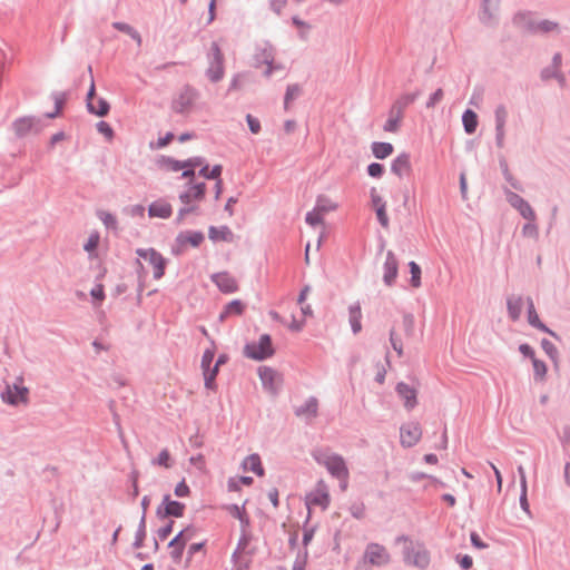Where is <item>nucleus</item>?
<instances>
[{
  "mask_svg": "<svg viewBox=\"0 0 570 570\" xmlns=\"http://www.w3.org/2000/svg\"><path fill=\"white\" fill-rule=\"evenodd\" d=\"M558 30V23L550 20L537 21L533 32H551Z\"/></svg>",
  "mask_w": 570,
  "mask_h": 570,
  "instance_id": "42",
  "label": "nucleus"
},
{
  "mask_svg": "<svg viewBox=\"0 0 570 570\" xmlns=\"http://www.w3.org/2000/svg\"><path fill=\"white\" fill-rule=\"evenodd\" d=\"M362 308L360 303H354L348 307V322L351 324L354 334H357L362 330Z\"/></svg>",
  "mask_w": 570,
  "mask_h": 570,
  "instance_id": "26",
  "label": "nucleus"
},
{
  "mask_svg": "<svg viewBox=\"0 0 570 570\" xmlns=\"http://www.w3.org/2000/svg\"><path fill=\"white\" fill-rule=\"evenodd\" d=\"M203 159L199 157L189 158L185 161H179L170 157H161L158 160L159 168L165 171H183L184 178H191L195 176V169L203 166Z\"/></svg>",
  "mask_w": 570,
  "mask_h": 570,
  "instance_id": "6",
  "label": "nucleus"
},
{
  "mask_svg": "<svg viewBox=\"0 0 570 570\" xmlns=\"http://www.w3.org/2000/svg\"><path fill=\"white\" fill-rule=\"evenodd\" d=\"M330 501L328 488L324 481H318L315 488L309 491L305 498V503L308 510L315 507L326 510Z\"/></svg>",
  "mask_w": 570,
  "mask_h": 570,
  "instance_id": "10",
  "label": "nucleus"
},
{
  "mask_svg": "<svg viewBox=\"0 0 570 570\" xmlns=\"http://www.w3.org/2000/svg\"><path fill=\"white\" fill-rule=\"evenodd\" d=\"M90 295L92 296V298L97 299L98 302H102L105 299L104 286L101 284L96 285L91 289Z\"/></svg>",
  "mask_w": 570,
  "mask_h": 570,
  "instance_id": "58",
  "label": "nucleus"
},
{
  "mask_svg": "<svg viewBox=\"0 0 570 570\" xmlns=\"http://www.w3.org/2000/svg\"><path fill=\"white\" fill-rule=\"evenodd\" d=\"M375 212L380 224L384 228L389 227V216L386 214V206H380L379 208H375Z\"/></svg>",
  "mask_w": 570,
  "mask_h": 570,
  "instance_id": "50",
  "label": "nucleus"
},
{
  "mask_svg": "<svg viewBox=\"0 0 570 570\" xmlns=\"http://www.w3.org/2000/svg\"><path fill=\"white\" fill-rule=\"evenodd\" d=\"M409 267L411 273V285L414 288H419L421 286V267L415 262H410Z\"/></svg>",
  "mask_w": 570,
  "mask_h": 570,
  "instance_id": "40",
  "label": "nucleus"
},
{
  "mask_svg": "<svg viewBox=\"0 0 570 570\" xmlns=\"http://www.w3.org/2000/svg\"><path fill=\"white\" fill-rule=\"evenodd\" d=\"M229 234V232L224 228V229H217L215 227H212L209 229V237L214 240H217V239H225L226 236Z\"/></svg>",
  "mask_w": 570,
  "mask_h": 570,
  "instance_id": "54",
  "label": "nucleus"
},
{
  "mask_svg": "<svg viewBox=\"0 0 570 570\" xmlns=\"http://www.w3.org/2000/svg\"><path fill=\"white\" fill-rule=\"evenodd\" d=\"M244 354L246 357L256 361L271 357L274 354L271 336L268 334H264L257 342L248 343L244 347Z\"/></svg>",
  "mask_w": 570,
  "mask_h": 570,
  "instance_id": "9",
  "label": "nucleus"
},
{
  "mask_svg": "<svg viewBox=\"0 0 570 570\" xmlns=\"http://www.w3.org/2000/svg\"><path fill=\"white\" fill-rule=\"evenodd\" d=\"M213 282L225 294L235 293L238 289L237 281L229 273L222 272L212 276Z\"/></svg>",
  "mask_w": 570,
  "mask_h": 570,
  "instance_id": "19",
  "label": "nucleus"
},
{
  "mask_svg": "<svg viewBox=\"0 0 570 570\" xmlns=\"http://www.w3.org/2000/svg\"><path fill=\"white\" fill-rule=\"evenodd\" d=\"M464 129L468 134H473L478 126V117L475 112L468 109L462 117Z\"/></svg>",
  "mask_w": 570,
  "mask_h": 570,
  "instance_id": "37",
  "label": "nucleus"
},
{
  "mask_svg": "<svg viewBox=\"0 0 570 570\" xmlns=\"http://www.w3.org/2000/svg\"><path fill=\"white\" fill-rule=\"evenodd\" d=\"M399 395L404 401V406L412 410L416 405V391L405 383H399L396 386Z\"/></svg>",
  "mask_w": 570,
  "mask_h": 570,
  "instance_id": "22",
  "label": "nucleus"
},
{
  "mask_svg": "<svg viewBox=\"0 0 570 570\" xmlns=\"http://www.w3.org/2000/svg\"><path fill=\"white\" fill-rule=\"evenodd\" d=\"M248 528L249 527H242V537L234 553L235 557H240L243 553H245L252 541V535L248 532Z\"/></svg>",
  "mask_w": 570,
  "mask_h": 570,
  "instance_id": "36",
  "label": "nucleus"
},
{
  "mask_svg": "<svg viewBox=\"0 0 570 570\" xmlns=\"http://www.w3.org/2000/svg\"><path fill=\"white\" fill-rule=\"evenodd\" d=\"M507 200L527 220H535V214L531 206L519 195L514 193L507 194Z\"/></svg>",
  "mask_w": 570,
  "mask_h": 570,
  "instance_id": "18",
  "label": "nucleus"
},
{
  "mask_svg": "<svg viewBox=\"0 0 570 570\" xmlns=\"http://www.w3.org/2000/svg\"><path fill=\"white\" fill-rule=\"evenodd\" d=\"M337 207V203L332 197L326 195L317 196L315 208L322 214L335 212Z\"/></svg>",
  "mask_w": 570,
  "mask_h": 570,
  "instance_id": "28",
  "label": "nucleus"
},
{
  "mask_svg": "<svg viewBox=\"0 0 570 570\" xmlns=\"http://www.w3.org/2000/svg\"><path fill=\"white\" fill-rule=\"evenodd\" d=\"M508 308L512 318H519L522 316V309H525L528 322L533 326L543 332H547L554 336V333L550 331L540 320L535 312L533 302L530 298L513 297L508 301Z\"/></svg>",
  "mask_w": 570,
  "mask_h": 570,
  "instance_id": "1",
  "label": "nucleus"
},
{
  "mask_svg": "<svg viewBox=\"0 0 570 570\" xmlns=\"http://www.w3.org/2000/svg\"><path fill=\"white\" fill-rule=\"evenodd\" d=\"M541 345H542V348L544 350V352L552 358L554 360L558 355V351H557V347L553 345V343H551L550 341L548 340H542L541 342Z\"/></svg>",
  "mask_w": 570,
  "mask_h": 570,
  "instance_id": "51",
  "label": "nucleus"
},
{
  "mask_svg": "<svg viewBox=\"0 0 570 570\" xmlns=\"http://www.w3.org/2000/svg\"><path fill=\"white\" fill-rule=\"evenodd\" d=\"M443 99V90L440 88L434 94H432L426 102L428 108H433L436 104H439Z\"/></svg>",
  "mask_w": 570,
  "mask_h": 570,
  "instance_id": "53",
  "label": "nucleus"
},
{
  "mask_svg": "<svg viewBox=\"0 0 570 570\" xmlns=\"http://www.w3.org/2000/svg\"><path fill=\"white\" fill-rule=\"evenodd\" d=\"M112 27L121 32L130 36L138 45L141 43V37L137 30H135L131 26L124 22H114Z\"/></svg>",
  "mask_w": 570,
  "mask_h": 570,
  "instance_id": "38",
  "label": "nucleus"
},
{
  "mask_svg": "<svg viewBox=\"0 0 570 570\" xmlns=\"http://www.w3.org/2000/svg\"><path fill=\"white\" fill-rule=\"evenodd\" d=\"M391 169L399 177L407 175L411 171L410 156L407 154L399 155L393 160Z\"/></svg>",
  "mask_w": 570,
  "mask_h": 570,
  "instance_id": "24",
  "label": "nucleus"
},
{
  "mask_svg": "<svg viewBox=\"0 0 570 570\" xmlns=\"http://www.w3.org/2000/svg\"><path fill=\"white\" fill-rule=\"evenodd\" d=\"M522 234L525 237L537 238V236H538V227L534 224V220H528V223L522 228Z\"/></svg>",
  "mask_w": 570,
  "mask_h": 570,
  "instance_id": "46",
  "label": "nucleus"
},
{
  "mask_svg": "<svg viewBox=\"0 0 570 570\" xmlns=\"http://www.w3.org/2000/svg\"><path fill=\"white\" fill-rule=\"evenodd\" d=\"M245 307L246 305L239 299L229 302L219 314V321L225 322L228 317L240 316L244 313Z\"/></svg>",
  "mask_w": 570,
  "mask_h": 570,
  "instance_id": "23",
  "label": "nucleus"
},
{
  "mask_svg": "<svg viewBox=\"0 0 570 570\" xmlns=\"http://www.w3.org/2000/svg\"><path fill=\"white\" fill-rule=\"evenodd\" d=\"M171 531H173V522H170L168 525L159 529L158 537L161 540H166L168 538V535L171 533Z\"/></svg>",
  "mask_w": 570,
  "mask_h": 570,
  "instance_id": "64",
  "label": "nucleus"
},
{
  "mask_svg": "<svg viewBox=\"0 0 570 570\" xmlns=\"http://www.w3.org/2000/svg\"><path fill=\"white\" fill-rule=\"evenodd\" d=\"M299 94V87L296 85L289 86L285 95V106Z\"/></svg>",
  "mask_w": 570,
  "mask_h": 570,
  "instance_id": "56",
  "label": "nucleus"
},
{
  "mask_svg": "<svg viewBox=\"0 0 570 570\" xmlns=\"http://www.w3.org/2000/svg\"><path fill=\"white\" fill-rule=\"evenodd\" d=\"M399 269V262L392 252L386 254V259L383 266V281L387 286H391L396 276Z\"/></svg>",
  "mask_w": 570,
  "mask_h": 570,
  "instance_id": "20",
  "label": "nucleus"
},
{
  "mask_svg": "<svg viewBox=\"0 0 570 570\" xmlns=\"http://www.w3.org/2000/svg\"><path fill=\"white\" fill-rule=\"evenodd\" d=\"M169 548L171 549L170 550V554H171V558L175 560V561H180L181 559V556H183V551H184V547H181V544H175V541L171 540L169 542Z\"/></svg>",
  "mask_w": 570,
  "mask_h": 570,
  "instance_id": "49",
  "label": "nucleus"
},
{
  "mask_svg": "<svg viewBox=\"0 0 570 570\" xmlns=\"http://www.w3.org/2000/svg\"><path fill=\"white\" fill-rule=\"evenodd\" d=\"M165 512L167 515L181 517L185 510V505L177 501H171L169 498H165Z\"/></svg>",
  "mask_w": 570,
  "mask_h": 570,
  "instance_id": "35",
  "label": "nucleus"
},
{
  "mask_svg": "<svg viewBox=\"0 0 570 570\" xmlns=\"http://www.w3.org/2000/svg\"><path fill=\"white\" fill-rule=\"evenodd\" d=\"M87 108L89 112L97 115L99 117H104L109 112V104L102 99H95V82L91 79L90 88L87 95Z\"/></svg>",
  "mask_w": 570,
  "mask_h": 570,
  "instance_id": "16",
  "label": "nucleus"
},
{
  "mask_svg": "<svg viewBox=\"0 0 570 570\" xmlns=\"http://www.w3.org/2000/svg\"><path fill=\"white\" fill-rule=\"evenodd\" d=\"M97 129L100 134H102L108 140H111L114 137V130L110 125L106 121H99L97 125Z\"/></svg>",
  "mask_w": 570,
  "mask_h": 570,
  "instance_id": "47",
  "label": "nucleus"
},
{
  "mask_svg": "<svg viewBox=\"0 0 570 570\" xmlns=\"http://www.w3.org/2000/svg\"><path fill=\"white\" fill-rule=\"evenodd\" d=\"M537 20L533 14L530 12H521L514 17V23L519 26L521 29L532 31L534 30V23Z\"/></svg>",
  "mask_w": 570,
  "mask_h": 570,
  "instance_id": "32",
  "label": "nucleus"
},
{
  "mask_svg": "<svg viewBox=\"0 0 570 570\" xmlns=\"http://www.w3.org/2000/svg\"><path fill=\"white\" fill-rule=\"evenodd\" d=\"M367 173L371 177L379 178L384 173V167L379 163H373L367 167Z\"/></svg>",
  "mask_w": 570,
  "mask_h": 570,
  "instance_id": "52",
  "label": "nucleus"
},
{
  "mask_svg": "<svg viewBox=\"0 0 570 570\" xmlns=\"http://www.w3.org/2000/svg\"><path fill=\"white\" fill-rule=\"evenodd\" d=\"M138 265L141 273L153 272L155 279H160L165 274L167 261L154 248L137 249Z\"/></svg>",
  "mask_w": 570,
  "mask_h": 570,
  "instance_id": "2",
  "label": "nucleus"
},
{
  "mask_svg": "<svg viewBox=\"0 0 570 570\" xmlns=\"http://www.w3.org/2000/svg\"><path fill=\"white\" fill-rule=\"evenodd\" d=\"M99 243V236L97 234H92L89 236L87 243L85 244V249L87 252H92L97 248Z\"/></svg>",
  "mask_w": 570,
  "mask_h": 570,
  "instance_id": "55",
  "label": "nucleus"
},
{
  "mask_svg": "<svg viewBox=\"0 0 570 570\" xmlns=\"http://www.w3.org/2000/svg\"><path fill=\"white\" fill-rule=\"evenodd\" d=\"M173 214L171 205L165 199H157L148 207V215L150 218H169Z\"/></svg>",
  "mask_w": 570,
  "mask_h": 570,
  "instance_id": "21",
  "label": "nucleus"
},
{
  "mask_svg": "<svg viewBox=\"0 0 570 570\" xmlns=\"http://www.w3.org/2000/svg\"><path fill=\"white\" fill-rule=\"evenodd\" d=\"M404 543V561L407 564L424 569L430 563V554L423 544L414 542L406 538H400Z\"/></svg>",
  "mask_w": 570,
  "mask_h": 570,
  "instance_id": "7",
  "label": "nucleus"
},
{
  "mask_svg": "<svg viewBox=\"0 0 570 570\" xmlns=\"http://www.w3.org/2000/svg\"><path fill=\"white\" fill-rule=\"evenodd\" d=\"M225 509L230 517L240 521L242 527H249V519L245 510V504L242 507L237 504H229Z\"/></svg>",
  "mask_w": 570,
  "mask_h": 570,
  "instance_id": "31",
  "label": "nucleus"
},
{
  "mask_svg": "<svg viewBox=\"0 0 570 570\" xmlns=\"http://www.w3.org/2000/svg\"><path fill=\"white\" fill-rule=\"evenodd\" d=\"M220 174H222L220 165H216L212 169H209V167L206 165V166H203L202 169L199 170L200 176H203L207 179H216L217 180L216 181L217 197L219 196L220 190H222V180L219 179Z\"/></svg>",
  "mask_w": 570,
  "mask_h": 570,
  "instance_id": "29",
  "label": "nucleus"
},
{
  "mask_svg": "<svg viewBox=\"0 0 570 570\" xmlns=\"http://www.w3.org/2000/svg\"><path fill=\"white\" fill-rule=\"evenodd\" d=\"M532 365L535 380L543 381L547 374V365L544 364V362L538 360L537 357H533Z\"/></svg>",
  "mask_w": 570,
  "mask_h": 570,
  "instance_id": "43",
  "label": "nucleus"
},
{
  "mask_svg": "<svg viewBox=\"0 0 570 570\" xmlns=\"http://www.w3.org/2000/svg\"><path fill=\"white\" fill-rule=\"evenodd\" d=\"M414 317L411 314H404L402 318L396 322L390 332V342L393 350L401 356L403 354V341L413 335Z\"/></svg>",
  "mask_w": 570,
  "mask_h": 570,
  "instance_id": "4",
  "label": "nucleus"
},
{
  "mask_svg": "<svg viewBox=\"0 0 570 570\" xmlns=\"http://www.w3.org/2000/svg\"><path fill=\"white\" fill-rule=\"evenodd\" d=\"M215 356V350L214 348H207L202 357V368H209Z\"/></svg>",
  "mask_w": 570,
  "mask_h": 570,
  "instance_id": "48",
  "label": "nucleus"
},
{
  "mask_svg": "<svg viewBox=\"0 0 570 570\" xmlns=\"http://www.w3.org/2000/svg\"><path fill=\"white\" fill-rule=\"evenodd\" d=\"M318 402L316 399L311 397L305 403L296 409V415L302 417H314L317 413Z\"/></svg>",
  "mask_w": 570,
  "mask_h": 570,
  "instance_id": "30",
  "label": "nucleus"
},
{
  "mask_svg": "<svg viewBox=\"0 0 570 570\" xmlns=\"http://www.w3.org/2000/svg\"><path fill=\"white\" fill-rule=\"evenodd\" d=\"M33 125L31 118H21L14 122V128L19 135H24L32 129Z\"/></svg>",
  "mask_w": 570,
  "mask_h": 570,
  "instance_id": "41",
  "label": "nucleus"
},
{
  "mask_svg": "<svg viewBox=\"0 0 570 570\" xmlns=\"http://www.w3.org/2000/svg\"><path fill=\"white\" fill-rule=\"evenodd\" d=\"M316 461L324 465L327 471L341 481L342 490H346L348 480V469L344 459L335 453L320 452L316 454Z\"/></svg>",
  "mask_w": 570,
  "mask_h": 570,
  "instance_id": "3",
  "label": "nucleus"
},
{
  "mask_svg": "<svg viewBox=\"0 0 570 570\" xmlns=\"http://www.w3.org/2000/svg\"><path fill=\"white\" fill-rule=\"evenodd\" d=\"M416 96L415 95H406V96H403L394 106H396V110L399 108H404L406 107L407 105L412 104L414 100H415Z\"/></svg>",
  "mask_w": 570,
  "mask_h": 570,
  "instance_id": "60",
  "label": "nucleus"
},
{
  "mask_svg": "<svg viewBox=\"0 0 570 570\" xmlns=\"http://www.w3.org/2000/svg\"><path fill=\"white\" fill-rule=\"evenodd\" d=\"M100 219L104 222L106 226L115 227L116 226V217L107 212L100 213Z\"/></svg>",
  "mask_w": 570,
  "mask_h": 570,
  "instance_id": "59",
  "label": "nucleus"
},
{
  "mask_svg": "<svg viewBox=\"0 0 570 570\" xmlns=\"http://www.w3.org/2000/svg\"><path fill=\"white\" fill-rule=\"evenodd\" d=\"M402 120V111L401 108L396 110V106L392 108L391 115L384 125V130L389 132H395L399 129L400 122Z\"/></svg>",
  "mask_w": 570,
  "mask_h": 570,
  "instance_id": "33",
  "label": "nucleus"
},
{
  "mask_svg": "<svg viewBox=\"0 0 570 570\" xmlns=\"http://www.w3.org/2000/svg\"><path fill=\"white\" fill-rule=\"evenodd\" d=\"M28 395L29 390L23 385V379L19 376L14 383L7 385L1 399L10 405L19 406L28 403Z\"/></svg>",
  "mask_w": 570,
  "mask_h": 570,
  "instance_id": "8",
  "label": "nucleus"
},
{
  "mask_svg": "<svg viewBox=\"0 0 570 570\" xmlns=\"http://www.w3.org/2000/svg\"><path fill=\"white\" fill-rule=\"evenodd\" d=\"M175 494L177 497H187L189 494V488L185 481L179 482L175 488Z\"/></svg>",
  "mask_w": 570,
  "mask_h": 570,
  "instance_id": "62",
  "label": "nucleus"
},
{
  "mask_svg": "<svg viewBox=\"0 0 570 570\" xmlns=\"http://www.w3.org/2000/svg\"><path fill=\"white\" fill-rule=\"evenodd\" d=\"M218 370L217 366H214L212 370L210 368H204L203 372H204V379H205V386L209 390H214L215 389V379H216V375L218 373Z\"/></svg>",
  "mask_w": 570,
  "mask_h": 570,
  "instance_id": "44",
  "label": "nucleus"
},
{
  "mask_svg": "<svg viewBox=\"0 0 570 570\" xmlns=\"http://www.w3.org/2000/svg\"><path fill=\"white\" fill-rule=\"evenodd\" d=\"M305 220L311 226H322V233L316 240V249H318L321 247L324 234V214H322L314 207L313 210L306 214Z\"/></svg>",
  "mask_w": 570,
  "mask_h": 570,
  "instance_id": "25",
  "label": "nucleus"
},
{
  "mask_svg": "<svg viewBox=\"0 0 570 570\" xmlns=\"http://www.w3.org/2000/svg\"><path fill=\"white\" fill-rule=\"evenodd\" d=\"M206 193L205 183H197L190 185L186 190H184L179 195L180 202L185 205L179 209L177 214V220L180 223L185 218V216L189 213H193L197 209L196 203H199L204 199Z\"/></svg>",
  "mask_w": 570,
  "mask_h": 570,
  "instance_id": "5",
  "label": "nucleus"
},
{
  "mask_svg": "<svg viewBox=\"0 0 570 570\" xmlns=\"http://www.w3.org/2000/svg\"><path fill=\"white\" fill-rule=\"evenodd\" d=\"M154 464H158L160 466H164L166 469L171 466V458L170 453L167 449H164L158 454L157 459L153 461Z\"/></svg>",
  "mask_w": 570,
  "mask_h": 570,
  "instance_id": "45",
  "label": "nucleus"
},
{
  "mask_svg": "<svg viewBox=\"0 0 570 570\" xmlns=\"http://www.w3.org/2000/svg\"><path fill=\"white\" fill-rule=\"evenodd\" d=\"M197 98L198 92L194 88L184 87L173 100V108L180 114L189 112L195 106Z\"/></svg>",
  "mask_w": 570,
  "mask_h": 570,
  "instance_id": "12",
  "label": "nucleus"
},
{
  "mask_svg": "<svg viewBox=\"0 0 570 570\" xmlns=\"http://www.w3.org/2000/svg\"><path fill=\"white\" fill-rule=\"evenodd\" d=\"M371 199H372L374 209L379 208L380 206H386L383 198L377 194L376 189H374V188L371 190Z\"/></svg>",
  "mask_w": 570,
  "mask_h": 570,
  "instance_id": "61",
  "label": "nucleus"
},
{
  "mask_svg": "<svg viewBox=\"0 0 570 570\" xmlns=\"http://www.w3.org/2000/svg\"><path fill=\"white\" fill-rule=\"evenodd\" d=\"M195 535V529L194 528H186L181 530L173 540L175 541V544H181V547L185 548L188 541L193 539Z\"/></svg>",
  "mask_w": 570,
  "mask_h": 570,
  "instance_id": "39",
  "label": "nucleus"
},
{
  "mask_svg": "<svg viewBox=\"0 0 570 570\" xmlns=\"http://www.w3.org/2000/svg\"><path fill=\"white\" fill-rule=\"evenodd\" d=\"M258 374L264 387L272 393H276L283 382L282 375L267 366L259 367Z\"/></svg>",
  "mask_w": 570,
  "mask_h": 570,
  "instance_id": "15",
  "label": "nucleus"
},
{
  "mask_svg": "<svg viewBox=\"0 0 570 570\" xmlns=\"http://www.w3.org/2000/svg\"><path fill=\"white\" fill-rule=\"evenodd\" d=\"M394 148L390 142H373L372 144V153L377 159H385L390 155H392Z\"/></svg>",
  "mask_w": 570,
  "mask_h": 570,
  "instance_id": "34",
  "label": "nucleus"
},
{
  "mask_svg": "<svg viewBox=\"0 0 570 570\" xmlns=\"http://www.w3.org/2000/svg\"><path fill=\"white\" fill-rule=\"evenodd\" d=\"M287 4V0H271L272 9L279 14Z\"/></svg>",
  "mask_w": 570,
  "mask_h": 570,
  "instance_id": "63",
  "label": "nucleus"
},
{
  "mask_svg": "<svg viewBox=\"0 0 570 570\" xmlns=\"http://www.w3.org/2000/svg\"><path fill=\"white\" fill-rule=\"evenodd\" d=\"M204 240V235L200 232H183L176 238L177 248L179 252L185 250L188 246L198 247Z\"/></svg>",
  "mask_w": 570,
  "mask_h": 570,
  "instance_id": "17",
  "label": "nucleus"
},
{
  "mask_svg": "<svg viewBox=\"0 0 570 570\" xmlns=\"http://www.w3.org/2000/svg\"><path fill=\"white\" fill-rule=\"evenodd\" d=\"M364 559L373 566H384L391 560L386 548L379 543H370L366 547Z\"/></svg>",
  "mask_w": 570,
  "mask_h": 570,
  "instance_id": "13",
  "label": "nucleus"
},
{
  "mask_svg": "<svg viewBox=\"0 0 570 570\" xmlns=\"http://www.w3.org/2000/svg\"><path fill=\"white\" fill-rule=\"evenodd\" d=\"M422 436V428L417 422H407L401 426L400 440L403 446L415 445Z\"/></svg>",
  "mask_w": 570,
  "mask_h": 570,
  "instance_id": "14",
  "label": "nucleus"
},
{
  "mask_svg": "<svg viewBox=\"0 0 570 570\" xmlns=\"http://www.w3.org/2000/svg\"><path fill=\"white\" fill-rule=\"evenodd\" d=\"M207 77L210 81L217 82L224 77V56L217 43L210 47L209 67L207 69Z\"/></svg>",
  "mask_w": 570,
  "mask_h": 570,
  "instance_id": "11",
  "label": "nucleus"
},
{
  "mask_svg": "<svg viewBox=\"0 0 570 570\" xmlns=\"http://www.w3.org/2000/svg\"><path fill=\"white\" fill-rule=\"evenodd\" d=\"M244 471H252L258 476L264 475V469L258 454H250L243 461Z\"/></svg>",
  "mask_w": 570,
  "mask_h": 570,
  "instance_id": "27",
  "label": "nucleus"
},
{
  "mask_svg": "<svg viewBox=\"0 0 570 570\" xmlns=\"http://www.w3.org/2000/svg\"><path fill=\"white\" fill-rule=\"evenodd\" d=\"M248 127L253 134H258L261 130L259 120L254 118L252 115H247L246 117Z\"/></svg>",
  "mask_w": 570,
  "mask_h": 570,
  "instance_id": "57",
  "label": "nucleus"
}]
</instances>
